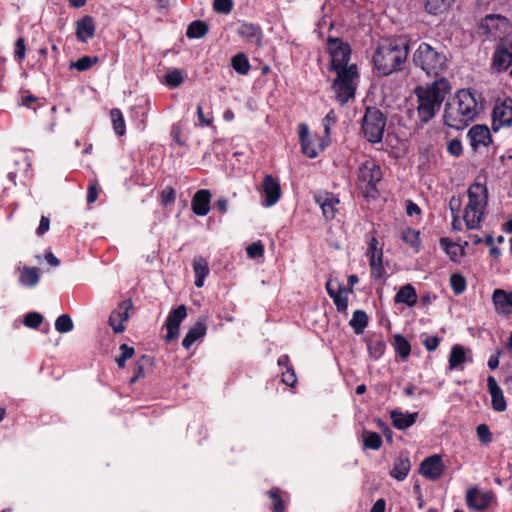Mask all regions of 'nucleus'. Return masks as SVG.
Returning <instances> with one entry per match:
<instances>
[{
    "label": "nucleus",
    "instance_id": "26",
    "mask_svg": "<svg viewBox=\"0 0 512 512\" xmlns=\"http://www.w3.org/2000/svg\"><path fill=\"white\" fill-rule=\"evenodd\" d=\"M193 270L195 274V286L201 288L204 285V280L209 274V267L207 260L202 256H196L193 259Z\"/></svg>",
    "mask_w": 512,
    "mask_h": 512
},
{
    "label": "nucleus",
    "instance_id": "11",
    "mask_svg": "<svg viewBox=\"0 0 512 512\" xmlns=\"http://www.w3.org/2000/svg\"><path fill=\"white\" fill-rule=\"evenodd\" d=\"M493 130L512 125V99L507 97L496 102L492 112Z\"/></svg>",
    "mask_w": 512,
    "mask_h": 512
},
{
    "label": "nucleus",
    "instance_id": "47",
    "mask_svg": "<svg viewBox=\"0 0 512 512\" xmlns=\"http://www.w3.org/2000/svg\"><path fill=\"white\" fill-rule=\"evenodd\" d=\"M478 439L483 444H488L492 441V433L486 424H480L476 428Z\"/></svg>",
    "mask_w": 512,
    "mask_h": 512
},
{
    "label": "nucleus",
    "instance_id": "39",
    "mask_svg": "<svg viewBox=\"0 0 512 512\" xmlns=\"http://www.w3.org/2000/svg\"><path fill=\"white\" fill-rule=\"evenodd\" d=\"M73 321L67 314L60 315L55 321V329L60 333H68L73 330Z\"/></svg>",
    "mask_w": 512,
    "mask_h": 512
},
{
    "label": "nucleus",
    "instance_id": "7",
    "mask_svg": "<svg viewBox=\"0 0 512 512\" xmlns=\"http://www.w3.org/2000/svg\"><path fill=\"white\" fill-rule=\"evenodd\" d=\"M358 183L366 197L375 198L378 195L377 185L382 179L381 167L373 159L362 162L357 173Z\"/></svg>",
    "mask_w": 512,
    "mask_h": 512
},
{
    "label": "nucleus",
    "instance_id": "2",
    "mask_svg": "<svg viewBox=\"0 0 512 512\" xmlns=\"http://www.w3.org/2000/svg\"><path fill=\"white\" fill-rule=\"evenodd\" d=\"M480 105L470 89L459 90L449 99L444 108V123L450 128H466L480 113Z\"/></svg>",
    "mask_w": 512,
    "mask_h": 512
},
{
    "label": "nucleus",
    "instance_id": "4",
    "mask_svg": "<svg viewBox=\"0 0 512 512\" xmlns=\"http://www.w3.org/2000/svg\"><path fill=\"white\" fill-rule=\"evenodd\" d=\"M448 88V82L444 79L426 88H416L417 115L422 123H427L434 118L446 97Z\"/></svg>",
    "mask_w": 512,
    "mask_h": 512
},
{
    "label": "nucleus",
    "instance_id": "37",
    "mask_svg": "<svg viewBox=\"0 0 512 512\" xmlns=\"http://www.w3.org/2000/svg\"><path fill=\"white\" fill-rule=\"evenodd\" d=\"M401 238L406 244H408L416 252L419 251L420 239H419L418 231L408 228L402 232Z\"/></svg>",
    "mask_w": 512,
    "mask_h": 512
},
{
    "label": "nucleus",
    "instance_id": "58",
    "mask_svg": "<svg viewBox=\"0 0 512 512\" xmlns=\"http://www.w3.org/2000/svg\"><path fill=\"white\" fill-rule=\"evenodd\" d=\"M49 227H50V220H49V218L46 217V216H42L41 219H40L39 226H38V228L36 230V234L38 236L44 235L49 230Z\"/></svg>",
    "mask_w": 512,
    "mask_h": 512
},
{
    "label": "nucleus",
    "instance_id": "18",
    "mask_svg": "<svg viewBox=\"0 0 512 512\" xmlns=\"http://www.w3.org/2000/svg\"><path fill=\"white\" fill-rule=\"evenodd\" d=\"M492 303L499 315H509L512 312V292L495 289L492 294Z\"/></svg>",
    "mask_w": 512,
    "mask_h": 512
},
{
    "label": "nucleus",
    "instance_id": "54",
    "mask_svg": "<svg viewBox=\"0 0 512 512\" xmlns=\"http://www.w3.org/2000/svg\"><path fill=\"white\" fill-rule=\"evenodd\" d=\"M26 46L23 38H19L15 42L14 56L18 61H21L25 57Z\"/></svg>",
    "mask_w": 512,
    "mask_h": 512
},
{
    "label": "nucleus",
    "instance_id": "3",
    "mask_svg": "<svg viewBox=\"0 0 512 512\" xmlns=\"http://www.w3.org/2000/svg\"><path fill=\"white\" fill-rule=\"evenodd\" d=\"M409 41L404 37L387 39L379 44L374 55L375 69L383 76L400 71L407 60Z\"/></svg>",
    "mask_w": 512,
    "mask_h": 512
},
{
    "label": "nucleus",
    "instance_id": "27",
    "mask_svg": "<svg viewBox=\"0 0 512 512\" xmlns=\"http://www.w3.org/2000/svg\"><path fill=\"white\" fill-rule=\"evenodd\" d=\"M396 304H406L409 307H413L417 303V293L415 288L411 284L402 286L394 297Z\"/></svg>",
    "mask_w": 512,
    "mask_h": 512
},
{
    "label": "nucleus",
    "instance_id": "22",
    "mask_svg": "<svg viewBox=\"0 0 512 512\" xmlns=\"http://www.w3.org/2000/svg\"><path fill=\"white\" fill-rule=\"evenodd\" d=\"M129 305L122 302L112 311L109 317V324L115 333H121L125 330L124 322L128 320Z\"/></svg>",
    "mask_w": 512,
    "mask_h": 512
},
{
    "label": "nucleus",
    "instance_id": "53",
    "mask_svg": "<svg viewBox=\"0 0 512 512\" xmlns=\"http://www.w3.org/2000/svg\"><path fill=\"white\" fill-rule=\"evenodd\" d=\"M447 150L451 155L459 157L463 152L461 141L458 139H452L448 143Z\"/></svg>",
    "mask_w": 512,
    "mask_h": 512
},
{
    "label": "nucleus",
    "instance_id": "46",
    "mask_svg": "<svg viewBox=\"0 0 512 512\" xmlns=\"http://www.w3.org/2000/svg\"><path fill=\"white\" fill-rule=\"evenodd\" d=\"M282 382L290 387H294L297 383V376L293 367H288L281 373Z\"/></svg>",
    "mask_w": 512,
    "mask_h": 512
},
{
    "label": "nucleus",
    "instance_id": "21",
    "mask_svg": "<svg viewBox=\"0 0 512 512\" xmlns=\"http://www.w3.org/2000/svg\"><path fill=\"white\" fill-rule=\"evenodd\" d=\"M487 387L491 396V405L495 411L502 412L506 409V401L503 391L493 376L487 378Z\"/></svg>",
    "mask_w": 512,
    "mask_h": 512
},
{
    "label": "nucleus",
    "instance_id": "33",
    "mask_svg": "<svg viewBox=\"0 0 512 512\" xmlns=\"http://www.w3.org/2000/svg\"><path fill=\"white\" fill-rule=\"evenodd\" d=\"M208 32V25L200 20L193 21L189 24L186 35L190 39H199L204 37Z\"/></svg>",
    "mask_w": 512,
    "mask_h": 512
},
{
    "label": "nucleus",
    "instance_id": "13",
    "mask_svg": "<svg viewBox=\"0 0 512 512\" xmlns=\"http://www.w3.org/2000/svg\"><path fill=\"white\" fill-rule=\"evenodd\" d=\"M186 316L187 309L185 305H180L169 312L165 322V326L167 328V340L171 341L177 338L180 324L186 318Z\"/></svg>",
    "mask_w": 512,
    "mask_h": 512
},
{
    "label": "nucleus",
    "instance_id": "32",
    "mask_svg": "<svg viewBox=\"0 0 512 512\" xmlns=\"http://www.w3.org/2000/svg\"><path fill=\"white\" fill-rule=\"evenodd\" d=\"M231 66L240 75H247L251 69L249 60L244 53H238L233 56Z\"/></svg>",
    "mask_w": 512,
    "mask_h": 512
},
{
    "label": "nucleus",
    "instance_id": "61",
    "mask_svg": "<svg viewBox=\"0 0 512 512\" xmlns=\"http://www.w3.org/2000/svg\"><path fill=\"white\" fill-rule=\"evenodd\" d=\"M197 116L201 126H209L212 123V118L204 115L201 105L197 107Z\"/></svg>",
    "mask_w": 512,
    "mask_h": 512
},
{
    "label": "nucleus",
    "instance_id": "24",
    "mask_svg": "<svg viewBox=\"0 0 512 512\" xmlns=\"http://www.w3.org/2000/svg\"><path fill=\"white\" fill-rule=\"evenodd\" d=\"M418 413L402 412L393 410L390 412V418L393 426L398 430H405L411 427L417 420Z\"/></svg>",
    "mask_w": 512,
    "mask_h": 512
},
{
    "label": "nucleus",
    "instance_id": "28",
    "mask_svg": "<svg viewBox=\"0 0 512 512\" xmlns=\"http://www.w3.org/2000/svg\"><path fill=\"white\" fill-rule=\"evenodd\" d=\"M468 361V357L466 356L465 348L460 344H455L450 351L449 354V369L455 370L460 369L463 370L462 365Z\"/></svg>",
    "mask_w": 512,
    "mask_h": 512
},
{
    "label": "nucleus",
    "instance_id": "64",
    "mask_svg": "<svg viewBox=\"0 0 512 512\" xmlns=\"http://www.w3.org/2000/svg\"><path fill=\"white\" fill-rule=\"evenodd\" d=\"M386 503L384 499H378L372 506L370 512H385Z\"/></svg>",
    "mask_w": 512,
    "mask_h": 512
},
{
    "label": "nucleus",
    "instance_id": "34",
    "mask_svg": "<svg viewBox=\"0 0 512 512\" xmlns=\"http://www.w3.org/2000/svg\"><path fill=\"white\" fill-rule=\"evenodd\" d=\"M454 0H425V9L430 14H439L448 9Z\"/></svg>",
    "mask_w": 512,
    "mask_h": 512
},
{
    "label": "nucleus",
    "instance_id": "43",
    "mask_svg": "<svg viewBox=\"0 0 512 512\" xmlns=\"http://www.w3.org/2000/svg\"><path fill=\"white\" fill-rule=\"evenodd\" d=\"M183 80H184V78L182 76V73L178 69H174L173 71H170L165 76V83L171 88L178 87L179 85H181L183 83Z\"/></svg>",
    "mask_w": 512,
    "mask_h": 512
},
{
    "label": "nucleus",
    "instance_id": "30",
    "mask_svg": "<svg viewBox=\"0 0 512 512\" xmlns=\"http://www.w3.org/2000/svg\"><path fill=\"white\" fill-rule=\"evenodd\" d=\"M392 345L394 347L396 354L400 356L403 360L409 357L411 352V345L403 335H394Z\"/></svg>",
    "mask_w": 512,
    "mask_h": 512
},
{
    "label": "nucleus",
    "instance_id": "38",
    "mask_svg": "<svg viewBox=\"0 0 512 512\" xmlns=\"http://www.w3.org/2000/svg\"><path fill=\"white\" fill-rule=\"evenodd\" d=\"M333 302L339 312H346L348 308V299L346 291L339 285L337 287V294L332 297Z\"/></svg>",
    "mask_w": 512,
    "mask_h": 512
},
{
    "label": "nucleus",
    "instance_id": "12",
    "mask_svg": "<svg viewBox=\"0 0 512 512\" xmlns=\"http://www.w3.org/2000/svg\"><path fill=\"white\" fill-rule=\"evenodd\" d=\"M445 465L440 455L425 458L420 464L419 473L428 480H438L444 474Z\"/></svg>",
    "mask_w": 512,
    "mask_h": 512
},
{
    "label": "nucleus",
    "instance_id": "41",
    "mask_svg": "<svg viewBox=\"0 0 512 512\" xmlns=\"http://www.w3.org/2000/svg\"><path fill=\"white\" fill-rule=\"evenodd\" d=\"M450 285L456 295L462 294L466 289V280L460 274H452L450 277Z\"/></svg>",
    "mask_w": 512,
    "mask_h": 512
},
{
    "label": "nucleus",
    "instance_id": "29",
    "mask_svg": "<svg viewBox=\"0 0 512 512\" xmlns=\"http://www.w3.org/2000/svg\"><path fill=\"white\" fill-rule=\"evenodd\" d=\"M40 280L39 271L35 267L24 266L20 269L19 282L25 287H35Z\"/></svg>",
    "mask_w": 512,
    "mask_h": 512
},
{
    "label": "nucleus",
    "instance_id": "25",
    "mask_svg": "<svg viewBox=\"0 0 512 512\" xmlns=\"http://www.w3.org/2000/svg\"><path fill=\"white\" fill-rule=\"evenodd\" d=\"M206 325L203 321H198L195 323L193 327L189 329L186 336L182 341V346L185 349H190V347L199 339L203 338L206 335Z\"/></svg>",
    "mask_w": 512,
    "mask_h": 512
},
{
    "label": "nucleus",
    "instance_id": "44",
    "mask_svg": "<svg viewBox=\"0 0 512 512\" xmlns=\"http://www.w3.org/2000/svg\"><path fill=\"white\" fill-rule=\"evenodd\" d=\"M121 355L116 358V363L120 368L125 367V363L128 359H130L134 355V348L128 346L127 344L120 345Z\"/></svg>",
    "mask_w": 512,
    "mask_h": 512
},
{
    "label": "nucleus",
    "instance_id": "49",
    "mask_svg": "<svg viewBox=\"0 0 512 512\" xmlns=\"http://www.w3.org/2000/svg\"><path fill=\"white\" fill-rule=\"evenodd\" d=\"M43 321L41 314L37 312H30L25 316L24 324L29 328H37Z\"/></svg>",
    "mask_w": 512,
    "mask_h": 512
},
{
    "label": "nucleus",
    "instance_id": "48",
    "mask_svg": "<svg viewBox=\"0 0 512 512\" xmlns=\"http://www.w3.org/2000/svg\"><path fill=\"white\" fill-rule=\"evenodd\" d=\"M213 8L216 12L229 14L233 8L232 0H214Z\"/></svg>",
    "mask_w": 512,
    "mask_h": 512
},
{
    "label": "nucleus",
    "instance_id": "31",
    "mask_svg": "<svg viewBox=\"0 0 512 512\" xmlns=\"http://www.w3.org/2000/svg\"><path fill=\"white\" fill-rule=\"evenodd\" d=\"M368 324V316L363 310H356L353 313L351 320L349 321V325L353 328L356 334L363 333L364 329Z\"/></svg>",
    "mask_w": 512,
    "mask_h": 512
},
{
    "label": "nucleus",
    "instance_id": "10",
    "mask_svg": "<svg viewBox=\"0 0 512 512\" xmlns=\"http://www.w3.org/2000/svg\"><path fill=\"white\" fill-rule=\"evenodd\" d=\"M260 191L263 196L262 206L272 207L281 198L279 180L271 174H265L261 182Z\"/></svg>",
    "mask_w": 512,
    "mask_h": 512
},
{
    "label": "nucleus",
    "instance_id": "60",
    "mask_svg": "<svg viewBox=\"0 0 512 512\" xmlns=\"http://www.w3.org/2000/svg\"><path fill=\"white\" fill-rule=\"evenodd\" d=\"M38 101H39V98L29 94V95H25L22 97L20 104L24 107H27L29 109H33L34 111H36V107H33L32 104L36 103Z\"/></svg>",
    "mask_w": 512,
    "mask_h": 512
},
{
    "label": "nucleus",
    "instance_id": "6",
    "mask_svg": "<svg viewBox=\"0 0 512 512\" xmlns=\"http://www.w3.org/2000/svg\"><path fill=\"white\" fill-rule=\"evenodd\" d=\"M412 61L429 76L437 77L447 68V57L428 43L422 42L412 55Z\"/></svg>",
    "mask_w": 512,
    "mask_h": 512
},
{
    "label": "nucleus",
    "instance_id": "62",
    "mask_svg": "<svg viewBox=\"0 0 512 512\" xmlns=\"http://www.w3.org/2000/svg\"><path fill=\"white\" fill-rule=\"evenodd\" d=\"M460 206H461L460 199L453 196L449 201V208L451 210L452 216H458Z\"/></svg>",
    "mask_w": 512,
    "mask_h": 512
},
{
    "label": "nucleus",
    "instance_id": "59",
    "mask_svg": "<svg viewBox=\"0 0 512 512\" xmlns=\"http://www.w3.org/2000/svg\"><path fill=\"white\" fill-rule=\"evenodd\" d=\"M98 192H99V188H98L97 184H91V185L88 187V191H87V202H88L89 204H90V203H94V202L97 200Z\"/></svg>",
    "mask_w": 512,
    "mask_h": 512
},
{
    "label": "nucleus",
    "instance_id": "40",
    "mask_svg": "<svg viewBox=\"0 0 512 512\" xmlns=\"http://www.w3.org/2000/svg\"><path fill=\"white\" fill-rule=\"evenodd\" d=\"M98 62L97 57L83 56L75 62H71L70 68H75L78 71H86L92 67L93 64Z\"/></svg>",
    "mask_w": 512,
    "mask_h": 512
},
{
    "label": "nucleus",
    "instance_id": "5",
    "mask_svg": "<svg viewBox=\"0 0 512 512\" xmlns=\"http://www.w3.org/2000/svg\"><path fill=\"white\" fill-rule=\"evenodd\" d=\"M468 202L464 208L463 220L468 229H477L486 212L488 189L480 182L472 183L467 190Z\"/></svg>",
    "mask_w": 512,
    "mask_h": 512
},
{
    "label": "nucleus",
    "instance_id": "36",
    "mask_svg": "<svg viewBox=\"0 0 512 512\" xmlns=\"http://www.w3.org/2000/svg\"><path fill=\"white\" fill-rule=\"evenodd\" d=\"M364 448L378 450L382 445L381 436L377 432H363Z\"/></svg>",
    "mask_w": 512,
    "mask_h": 512
},
{
    "label": "nucleus",
    "instance_id": "35",
    "mask_svg": "<svg viewBox=\"0 0 512 512\" xmlns=\"http://www.w3.org/2000/svg\"><path fill=\"white\" fill-rule=\"evenodd\" d=\"M113 129L118 136H123L126 132L125 122L122 112L114 108L110 111Z\"/></svg>",
    "mask_w": 512,
    "mask_h": 512
},
{
    "label": "nucleus",
    "instance_id": "56",
    "mask_svg": "<svg viewBox=\"0 0 512 512\" xmlns=\"http://www.w3.org/2000/svg\"><path fill=\"white\" fill-rule=\"evenodd\" d=\"M302 152L309 158H315L318 155V151L312 146L310 139L301 142Z\"/></svg>",
    "mask_w": 512,
    "mask_h": 512
},
{
    "label": "nucleus",
    "instance_id": "20",
    "mask_svg": "<svg viewBox=\"0 0 512 512\" xmlns=\"http://www.w3.org/2000/svg\"><path fill=\"white\" fill-rule=\"evenodd\" d=\"M211 193L209 190L197 191L191 202L192 211L198 216H206L210 211Z\"/></svg>",
    "mask_w": 512,
    "mask_h": 512
},
{
    "label": "nucleus",
    "instance_id": "1",
    "mask_svg": "<svg viewBox=\"0 0 512 512\" xmlns=\"http://www.w3.org/2000/svg\"><path fill=\"white\" fill-rule=\"evenodd\" d=\"M328 51L331 56L332 69L337 74L332 88L336 100L341 105H344L351 98H354L358 79L357 66L355 64L348 65L351 48L340 39L330 38L328 41Z\"/></svg>",
    "mask_w": 512,
    "mask_h": 512
},
{
    "label": "nucleus",
    "instance_id": "15",
    "mask_svg": "<svg viewBox=\"0 0 512 512\" xmlns=\"http://www.w3.org/2000/svg\"><path fill=\"white\" fill-rule=\"evenodd\" d=\"M315 202L320 206L324 217L331 220L335 217L339 199L332 193L322 192L314 196Z\"/></svg>",
    "mask_w": 512,
    "mask_h": 512
},
{
    "label": "nucleus",
    "instance_id": "57",
    "mask_svg": "<svg viewBox=\"0 0 512 512\" xmlns=\"http://www.w3.org/2000/svg\"><path fill=\"white\" fill-rule=\"evenodd\" d=\"M379 242L375 237H372L369 242V246L367 249V256L377 255L378 253H383L382 249L378 247Z\"/></svg>",
    "mask_w": 512,
    "mask_h": 512
},
{
    "label": "nucleus",
    "instance_id": "8",
    "mask_svg": "<svg viewBox=\"0 0 512 512\" xmlns=\"http://www.w3.org/2000/svg\"><path fill=\"white\" fill-rule=\"evenodd\" d=\"M385 126V115L376 107H367L361 123L364 137L371 143L381 142Z\"/></svg>",
    "mask_w": 512,
    "mask_h": 512
},
{
    "label": "nucleus",
    "instance_id": "50",
    "mask_svg": "<svg viewBox=\"0 0 512 512\" xmlns=\"http://www.w3.org/2000/svg\"><path fill=\"white\" fill-rule=\"evenodd\" d=\"M337 117L333 110H330L328 114L323 119L324 133L326 137H329L331 134V128L336 124Z\"/></svg>",
    "mask_w": 512,
    "mask_h": 512
},
{
    "label": "nucleus",
    "instance_id": "51",
    "mask_svg": "<svg viewBox=\"0 0 512 512\" xmlns=\"http://www.w3.org/2000/svg\"><path fill=\"white\" fill-rule=\"evenodd\" d=\"M246 252L249 258L256 259L263 255L264 247L261 242H254L246 248Z\"/></svg>",
    "mask_w": 512,
    "mask_h": 512
},
{
    "label": "nucleus",
    "instance_id": "55",
    "mask_svg": "<svg viewBox=\"0 0 512 512\" xmlns=\"http://www.w3.org/2000/svg\"><path fill=\"white\" fill-rule=\"evenodd\" d=\"M439 343L440 339L437 336H426L423 340V345L430 352L435 351L438 348Z\"/></svg>",
    "mask_w": 512,
    "mask_h": 512
},
{
    "label": "nucleus",
    "instance_id": "14",
    "mask_svg": "<svg viewBox=\"0 0 512 512\" xmlns=\"http://www.w3.org/2000/svg\"><path fill=\"white\" fill-rule=\"evenodd\" d=\"M467 136L474 151H477L482 147H488L492 142L490 130L485 125L472 126L469 129Z\"/></svg>",
    "mask_w": 512,
    "mask_h": 512
},
{
    "label": "nucleus",
    "instance_id": "45",
    "mask_svg": "<svg viewBox=\"0 0 512 512\" xmlns=\"http://www.w3.org/2000/svg\"><path fill=\"white\" fill-rule=\"evenodd\" d=\"M176 191L172 187H166L161 191L160 203L163 206L171 205L175 202Z\"/></svg>",
    "mask_w": 512,
    "mask_h": 512
},
{
    "label": "nucleus",
    "instance_id": "63",
    "mask_svg": "<svg viewBox=\"0 0 512 512\" xmlns=\"http://www.w3.org/2000/svg\"><path fill=\"white\" fill-rule=\"evenodd\" d=\"M215 208L221 213H226L228 210V201L224 197H220L215 202Z\"/></svg>",
    "mask_w": 512,
    "mask_h": 512
},
{
    "label": "nucleus",
    "instance_id": "19",
    "mask_svg": "<svg viewBox=\"0 0 512 512\" xmlns=\"http://www.w3.org/2000/svg\"><path fill=\"white\" fill-rule=\"evenodd\" d=\"M76 37L80 42L87 43L96 32V23L93 17L85 15L76 21Z\"/></svg>",
    "mask_w": 512,
    "mask_h": 512
},
{
    "label": "nucleus",
    "instance_id": "52",
    "mask_svg": "<svg viewBox=\"0 0 512 512\" xmlns=\"http://www.w3.org/2000/svg\"><path fill=\"white\" fill-rule=\"evenodd\" d=\"M269 495L273 500V510L275 512H283L285 509V506H284V503L279 495V491L278 490H270Z\"/></svg>",
    "mask_w": 512,
    "mask_h": 512
},
{
    "label": "nucleus",
    "instance_id": "17",
    "mask_svg": "<svg viewBox=\"0 0 512 512\" xmlns=\"http://www.w3.org/2000/svg\"><path fill=\"white\" fill-rule=\"evenodd\" d=\"M237 34L247 43L254 44L257 47L262 46L263 33L259 25L242 22L236 30Z\"/></svg>",
    "mask_w": 512,
    "mask_h": 512
},
{
    "label": "nucleus",
    "instance_id": "42",
    "mask_svg": "<svg viewBox=\"0 0 512 512\" xmlns=\"http://www.w3.org/2000/svg\"><path fill=\"white\" fill-rule=\"evenodd\" d=\"M440 244L445 249L446 253L450 255L452 260H456V258L462 254V250L459 245L452 243L445 238L440 240Z\"/></svg>",
    "mask_w": 512,
    "mask_h": 512
},
{
    "label": "nucleus",
    "instance_id": "16",
    "mask_svg": "<svg viewBox=\"0 0 512 512\" xmlns=\"http://www.w3.org/2000/svg\"><path fill=\"white\" fill-rule=\"evenodd\" d=\"M467 505L476 511L487 509L492 502V494L489 492H481L478 488H471L466 493Z\"/></svg>",
    "mask_w": 512,
    "mask_h": 512
},
{
    "label": "nucleus",
    "instance_id": "9",
    "mask_svg": "<svg viewBox=\"0 0 512 512\" xmlns=\"http://www.w3.org/2000/svg\"><path fill=\"white\" fill-rule=\"evenodd\" d=\"M512 64V32L500 39L493 54V67L506 70Z\"/></svg>",
    "mask_w": 512,
    "mask_h": 512
},
{
    "label": "nucleus",
    "instance_id": "23",
    "mask_svg": "<svg viewBox=\"0 0 512 512\" xmlns=\"http://www.w3.org/2000/svg\"><path fill=\"white\" fill-rule=\"evenodd\" d=\"M411 462L407 453H401L394 461L390 476L398 481H403L409 474Z\"/></svg>",
    "mask_w": 512,
    "mask_h": 512
}]
</instances>
